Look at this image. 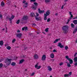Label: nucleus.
Instances as JSON below:
<instances>
[{"mask_svg": "<svg viewBox=\"0 0 77 77\" xmlns=\"http://www.w3.org/2000/svg\"><path fill=\"white\" fill-rule=\"evenodd\" d=\"M32 26H36V24L35 23H34L32 24Z\"/></svg>", "mask_w": 77, "mask_h": 77, "instance_id": "de8ad7c7", "label": "nucleus"}, {"mask_svg": "<svg viewBox=\"0 0 77 77\" xmlns=\"http://www.w3.org/2000/svg\"><path fill=\"white\" fill-rule=\"evenodd\" d=\"M64 5H63L61 7V9H63V7H64Z\"/></svg>", "mask_w": 77, "mask_h": 77, "instance_id": "680f3d73", "label": "nucleus"}, {"mask_svg": "<svg viewBox=\"0 0 77 77\" xmlns=\"http://www.w3.org/2000/svg\"><path fill=\"white\" fill-rule=\"evenodd\" d=\"M70 20L71 19H70L68 20L67 22V24H68V23H69V21H70Z\"/></svg>", "mask_w": 77, "mask_h": 77, "instance_id": "a18cd8bd", "label": "nucleus"}, {"mask_svg": "<svg viewBox=\"0 0 77 77\" xmlns=\"http://www.w3.org/2000/svg\"><path fill=\"white\" fill-rule=\"evenodd\" d=\"M55 15L56 16H57V15H58V13H56Z\"/></svg>", "mask_w": 77, "mask_h": 77, "instance_id": "774afa93", "label": "nucleus"}, {"mask_svg": "<svg viewBox=\"0 0 77 77\" xmlns=\"http://www.w3.org/2000/svg\"><path fill=\"white\" fill-rule=\"evenodd\" d=\"M71 26L72 28H74V25L73 23L71 24Z\"/></svg>", "mask_w": 77, "mask_h": 77, "instance_id": "bb28decb", "label": "nucleus"}, {"mask_svg": "<svg viewBox=\"0 0 77 77\" xmlns=\"http://www.w3.org/2000/svg\"><path fill=\"white\" fill-rule=\"evenodd\" d=\"M74 62H77V57H74Z\"/></svg>", "mask_w": 77, "mask_h": 77, "instance_id": "dca6fc26", "label": "nucleus"}, {"mask_svg": "<svg viewBox=\"0 0 77 77\" xmlns=\"http://www.w3.org/2000/svg\"><path fill=\"white\" fill-rule=\"evenodd\" d=\"M58 41H59V40H58V39H56L55 41L54 42V43H56V42H57Z\"/></svg>", "mask_w": 77, "mask_h": 77, "instance_id": "c85d7f7f", "label": "nucleus"}, {"mask_svg": "<svg viewBox=\"0 0 77 77\" xmlns=\"http://www.w3.org/2000/svg\"><path fill=\"white\" fill-rule=\"evenodd\" d=\"M21 36H22V34L21 33H19L17 35V36L19 38H21Z\"/></svg>", "mask_w": 77, "mask_h": 77, "instance_id": "6e6552de", "label": "nucleus"}, {"mask_svg": "<svg viewBox=\"0 0 77 77\" xmlns=\"http://www.w3.org/2000/svg\"><path fill=\"white\" fill-rule=\"evenodd\" d=\"M54 57V54H51L50 55V57L51 58H53Z\"/></svg>", "mask_w": 77, "mask_h": 77, "instance_id": "ddd939ff", "label": "nucleus"}, {"mask_svg": "<svg viewBox=\"0 0 77 77\" xmlns=\"http://www.w3.org/2000/svg\"><path fill=\"white\" fill-rule=\"evenodd\" d=\"M5 5V2L3 1H2L1 3V6H3Z\"/></svg>", "mask_w": 77, "mask_h": 77, "instance_id": "aec40b11", "label": "nucleus"}, {"mask_svg": "<svg viewBox=\"0 0 77 77\" xmlns=\"http://www.w3.org/2000/svg\"><path fill=\"white\" fill-rule=\"evenodd\" d=\"M14 17H15L14 16L12 15L11 16V19H12L13 20V19H14Z\"/></svg>", "mask_w": 77, "mask_h": 77, "instance_id": "e433bc0d", "label": "nucleus"}, {"mask_svg": "<svg viewBox=\"0 0 77 77\" xmlns=\"http://www.w3.org/2000/svg\"><path fill=\"white\" fill-rule=\"evenodd\" d=\"M68 47L67 46H66L65 47V49L66 50H68Z\"/></svg>", "mask_w": 77, "mask_h": 77, "instance_id": "4c0bfd02", "label": "nucleus"}, {"mask_svg": "<svg viewBox=\"0 0 77 77\" xmlns=\"http://www.w3.org/2000/svg\"><path fill=\"white\" fill-rule=\"evenodd\" d=\"M48 28H47L45 29V31L46 32H48Z\"/></svg>", "mask_w": 77, "mask_h": 77, "instance_id": "7c9ffc66", "label": "nucleus"}, {"mask_svg": "<svg viewBox=\"0 0 77 77\" xmlns=\"http://www.w3.org/2000/svg\"><path fill=\"white\" fill-rule=\"evenodd\" d=\"M34 57L35 59H37L38 58V56L37 54H35L34 56Z\"/></svg>", "mask_w": 77, "mask_h": 77, "instance_id": "1a4fd4ad", "label": "nucleus"}, {"mask_svg": "<svg viewBox=\"0 0 77 77\" xmlns=\"http://www.w3.org/2000/svg\"><path fill=\"white\" fill-rule=\"evenodd\" d=\"M74 65L75 66H77V62L75 63L74 64Z\"/></svg>", "mask_w": 77, "mask_h": 77, "instance_id": "603ef678", "label": "nucleus"}, {"mask_svg": "<svg viewBox=\"0 0 77 77\" xmlns=\"http://www.w3.org/2000/svg\"><path fill=\"white\" fill-rule=\"evenodd\" d=\"M11 47L9 46H8L7 47V49L8 50H11Z\"/></svg>", "mask_w": 77, "mask_h": 77, "instance_id": "393cba45", "label": "nucleus"}, {"mask_svg": "<svg viewBox=\"0 0 77 77\" xmlns=\"http://www.w3.org/2000/svg\"><path fill=\"white\" fill-rule=\"evenodd\" d=\"M69 74H65L64 75V77H69Z\"/></svg>", "mask_w": 77, "mask_h": 77, "instance_id": "5701e85b", "label": "nucleus"}, {"mask_svg": "<svg viewBox=\"0 0 77 77\" xmlns=\"http://www.w3.org/2000/svg\"><path fill=\"white\" fill-rule=\"evenodd\" d=\"M53 52H57V51H56V50L54 49L53 51Z\"/></svg>", "mask_w": 77, "mask_h": 77, "instance_id": "864d4df0", "label": "nucleus"}, {"mask_svg": "<svg viewBox=\"0 0 77 77\" xmlns=\"http://www.w3.org/2000/svg\"><path fill=\"white\" fill-rule=\"evenodd\" d=\"M65 58V59H67V60H69L70 59L69 58V57L68 56H66Z\"/></svg>", "mask_w": 77, "mask_h": 77, "instance_id": "6ab92c4d", "label": "nucleus"}, {"mask_svg": "<svg viewBox=\"0 0 77 77\" xmlns=\"http://www.w3.org/2000/svg\"><path fill=\"white\" fill-rule=\"evenodd\" d=\"M24 29H25V30H27V27H24Z\"/></svg>", "mask_w": 77, "mask_h": 77, "instance_id": "a19ab883", "label": "nucleus"}, {"mask_svg": "<svg viewBox=\"0 0 77 77\" xmlns=\"http://www.w3.org/2000/svg\"><path fill=\"white\" fill-rule=\"evenodd\" d=\"M27 57V56H26V55H23V57Z\"/></svg>", "mask_w": 77, "mask_h": 77, "instance_id": "e2e57ef3", "label": "nucleus"}, {"mask_svg": "<svg viewBox=\"0 0 77 77\" xmlns=\"http://www.w3.org/2000/svg\"><path fill=\"white\" fill-rule=\"evenodd\" d=\"M41 68V66H37V69H40Z\"/></svg>", "mask_w": 77, "mask_h": 77, "instance_id": "c756f323", "label": "nucleus"}, {"mask_svg": "<svg viewBox=\"0 0 77 77\" xmlns=\"http://www.w3.org/2000/svg\"><path fill=\"white\" fill-rule=\"evenodd\" d=\"M11 65H12V66H15V63L13 62L11 63Z\"/></svg>", "mask_w": 77, "mask_h": 77, "instance_id": "a878e982", "label": "nucleus"}, {"mask_svg": "<svg viewBox=\"0 0 77 77\" xmlns=\"http://www.w3.org/2000/svg\"><path fill=\"white\" fill-rule=\"evenodd\" d=\"M35 20L37 21H38L39 20V18L38 17H36Z\"/></svg>", "mask_w": 77, "mask_h": 77, "instance_id": "c03bdc74", "label": "nucleus"}, {"mask_svg": "<svg viewBox=\"0 0 77 77\" xmlns=\"http://www.w3.org/2000/svg\"><path fill=\"white\" fill-rule=\"evenodd\" d=\"M24 29H24V27L22 29V30H24Z\"/></svg>", "mask_w": 77, "mask_h": 77, "instance_id": "338daca9", "label": "nucleus"}, {"mask_svg": "<svg viewBox=\"0 0 77 77\" xmlns=\"http://www.w3.org/2000/svg\"><path fill=\"white\" fill-rule=\"evenodd\" d=\"M45 59H46V56L45 55H43L42 58V60H45Z\"/></svg>", "mask_w": 77, "mask_h": 77, "instance_id": "20e7f679", "label": "nucleus"}, {"mask_svg": "<svg viewBox=\"0 0 77 77\" xmlns=\"http://www.w3.org/2000/svg\"><path fill=\"white\" fill-rule=\"evenodd\" d=\"M73 23L74 24H77V20H74L73 21Z\"/></svg>", "mask_w": 77, "mask_h": 77, "instance_id": "f3484780", "label": "nucleus"}, {"mask_svg": "<svg viewBox=\"0 0 77 77\" xmlns=\"http://www.w3.org/2000/svg\"><path fill=\"white\" fill-rule=\"evenodd\" d=\"M6 61L8 63L7 65H9L10 63H11V59H10L7 58L6 60Z\"/></svg>", "mask_w": 77, "mask_h": 77, "instance_id": "f03ea898", "label": "nucleus"}, {"mask_svg": "<svg viewBox=\"0 0 77 77\" xmlns=\"http://www.w3.org/2000/svg\"><path fill=\"white\" fill-rule=\"evenodd\" d=\"M20 20H18L17 22H16V24H19L20 23Z\"/></svg>", "mask_w": 77, "mask_h": 77, "instance_id": "4be33fe9", "label": "nucleus"}, {"mask_svg": "<svg viewBox=\"0 0 77 77\" xmlns=\"http://www.w3.org/2000/svg\"><path fill=\"white\" fill-rule=\"evenodd\" d=\"M68 0H64L65 2H68Z\"/></svg>", "mask_w": 77, "mask_h": 77, "instance_id": "69168bd1", "label": "nucleus"}, {"mask_svg": "<svg viewBox=\"0 0 77 77\" xmlns=\"http://www.w3.org/2000/svg\"><path fill=\"white\" fill-rule=\"evenodd\" d=\"M35 0H30L31 2H35Z\"/></svg>", "mask_w": 77, "mask_h": 77, "instance_id": "13d9d810", "label": "nucleus"}, {"mask_svg": "<svg viewBox=\"0 0 77 77\" xmlns=\"http://www.w3.org/2000/svg\"><path fill=\"white\" fill-rule=\"evenodd\" d=\"M36 8V6H35V5L33 6L32 7V9H34V10H35Z\"/></svg>", "mask_w": 77, "mask_h": 77, "instance_id": "b1692460", "label": "nucleus"}, {"mask_svg": "<svg viewBox=\"0 0 77 77\" xmlns=\"http://www.w3.org/2000/svg\"><path fill=\"white\" fill-rule=\"evenodd\" d=\"M38 13L40 14H43L45 12L44 10H41L40 8H38Z\"/></svg>", "mask_w": 77, "mask_h": 77, "instance_id": "7ed1b4c3", "label": "nucleus"}, {"mask_svg": "<svg viewBox=\"0 0 77 77\" xmlns=\"http://www.w3.org/2000/svg\"><path fill=\"white\" fill-rule=\"evenodd\" d=\"M69 15H70L71 16H72V15H73L72 14V12H69Z\"/></svg>", "mask_w": 77, "mask_h": 77, "instance_id": "79ce46f5", "label": "nucleus"}, {"mask_svg": "<svg viewBox=\"0 0 77 77\" xmlns=\"http://www.w3.org/2000/svg\"><path fill=\"white\" fill-rule=\"evenodd\" d=\"M44 20L45 21L47 20V15H44Z\"/></svg>", "mask_w": 77, "mask_h": 77, "instance_id": "2eb2a0df", "label": "nucleus"}, {"mask_svg": "<svg viewBox=\"0 0 77 77\" xmlns=\"http://www.w3.org/2000/svg\"><path fill=\"white\" fill-rule=\"evenodd\" d=\"M77 32V27L75 28V29H74L73 31V33H76Z\"/></svg>", "mask_w": 77, "mask_h": 77, "instance_id": "4468645a", "label": "nucleus"}, {"mask_svg": "<svg viewBox=\"0 0 77 77\" xmlns=\"http://www.w3.org/2000/svg\"><path fill=\"white\" fill-rule=\"evenodd\" d=\"M50 21V18H48L47 20V22H49Z\"/></svg>", "mask_w": 77, "mask_h": 77, "instance_id": "473e14b6", "label": "nucleus"}, {"mask_svg": "<svg viewBox=\"0 0 77 77\" xmlns=\"http://www.w3.org/2000/svg\"><path fill=\"white\" fill-rule=\"evenodd\" d=\"M36 17H38V16H39V14L37 13H36Z\"/></svg>", "mask_w": 77, "mask_h": 77, "instance_id": "6e6d98bb", "label": "nucleus"}, {"mask_svg": "<svg viewBox=\"0 0 77 77\" xmlns=\"http://www.w3.org/2000/svg\"><path fill=\"white\" fill-rule=\"evenodd\" d=\"M17 32L18 33H20V30H18L17 31Z\"/></svg>", "mask_w": 77, "mask_h": 77, "instance_id": "0e129e2a", "label": "nucleus"}, {"mask_svg": "<svg viewBox=\"0 0 77 77\" xmlns=\"http://www.w3.org/2000/svg\"><path fill=\"white\" fill-rule=\"evenodd\" d=\"M48 70H49V71H51L52 70V68L51 67H50V66H48Z\"/></svg>", "mask_w": 77, "mask_h": 77, "instance_id": "f8f14e48", "label": "nucleus"}, {"mask_svg": "<svg viewBox=\"0 0 77 77\" xmlns=\"http://www.w3.org/2000/svg\"><path fill=\"white\" fill-rule=\"evenodd\" d=\"M25 2H26V1L25 0H23V3H25Z\"/></svg>", "mask_w": 77, "mask_h": 77, "instance_id": "bf43d9fd", "label": "nucleus"}, {"mask_svg": "<svg viewBox=\"0 0 77 77\" xmlns=\"http://www.w3.org/2000/svg\"><path fill=\"white\" fill-rule=\"evenodd\" d=\"M28 6L27 5H24V8H27Z\"/></svg>", "mask_w": 77, "mask_h": 77, "instance_id": "09e8293b", "label": "nucleus"}, {"mask_svg": "<svg viewBox=\"0 0 77 77\" xmlns=\"http://www.w3.org/2000/svg\"><path fill=\"white\" fill-rule=\"evenodd\" d=\"M67 66H68V67H69L71 66V65H70V64L69 63H67Z\"/></svg>", "mask_w": 77, "mask_h": 77, "instance_id": "cd10ccee", "label": "nucleus"}, {"mask_svg": "<svg viewBox=\"0 0 77 77\" xmlns=\"http://www.w3.org/2000/svg\"><path fill=\"white\" fill-rule=\"evenodd\" d=\"M57 46H58V47H60V48H63V45H62V44H61L60 43H58V44Z\"/></svg>", "mask_w": 77, "mask_h": 77, "instance_id": "39448f33", "label": "nucleus"}, {"mask_svg": "<svg viewBox=\"0 0 77 77\" xmlns=\"http://www.w3.org/2000/svg\"><path fill=\"white\" fill-rule=\"evenodd\" d=\"M31 17H33V16H35V14L34 13H32L31 14Z\"/></svg>", "mask_w": 77, "mask_h": 77, "instance_id": "412c9836", "label": "nucleus"}, {"mask_svg": "<svg viewBox=\"0 0 77 77\" xmlns=\"http://www.w3.org/2000/svg\"><path fill=\"white\" fill-rule=\"evenodd\" d=\"M69 61V62L70 64H72L73 63V61L71 59V58L69 59V60H68Z\"/></svg>", "mask_w": 77, "mask_h": 77, "instance_id": "9d476101", "label": "nucleus"}, {"mask_svg": "<svg viewBox=\"0 0 77 77\" xmlns=\"http://www.w3.org/2000/svg\"><path fill=\"white\" fill-rule=\"evenodd\" d=\"M15 41H16V39H13L12 41V42H13V43H14V42H15Z\"/></svg>", "mask_w": 77, "mask_h": 77, "instance_id": "f704fd0d", "label": "nucleus"}, {"mask_svg": "<svg viewBox=\"0 0 77 77\" xmlns=\"http://www.w3.org/2000/svg\"><path fill=\"white\" fill-rule=\"evenodd\" d=\"M63 64V62H61V63H60L59 65L60 66H61Z\"/></svg>", "mask_w": 77, "mask_h": 77, "instance_id": "58836bf2", "label": "nucleus"}, {"mask_svg": "<svg viewBox=\"0 0 77 77\" xmlns=\"http://www.w3.org/2000/svg\"><path fill=\"white\" fill-rule=\"evenodd\" d=\"M24 61V59L21 60L20 62L19 63H23Z\"/></svg>", "mask_w": 77, "mask_h": 77, "instance_id": "a211bd4d", "label": "nucleus"}, {"mask_svg": "<svg viewBox=\"0 0 77 77\" xmlns=\"http://www.w3.org/2000/svg\"><path fill=\"white\" fill-rule=\"evenodd\" d=\"M62 29L63 30V32L64 33H66V31L68 29V26L67 25H66L63 26L62 27Z\"/></svg>", "mask_w": 77, "mask_h": 77, "instance_id": "f257e3e1", "label": "nucleus"}, {"mask_svg": "<svg viewBox=\"0 0 77 77\" xmlns=\"http://www.w3.org/2000/svg\"><path fill=\"white\" fill-rule=\"evenodd\" d=\"M28 19V17L27 16H25L23 17V20H26Z\"/></svg>", "mask_w": 77, "mask_h": 77, "instance_id": "0eeeda50", "label": "nucleus"}, {"mask_svg": "<svg viewBox=\"0 0 77 77\" xmlns=\"http://www.w3.org/2000/svg\"><path fill=\"white\" fill-rule=\"evenodd\" d=\"M63 6H65V5H66V3H63Z\"/></svg>", "mask_w": 77, "mask_h": 77, "instance_id": "37998d69", "label": "nucleus"}, {"mask_svg": "<svg viewBox=\"0 0 77 77\" xmlns=\"http://www.w3.org/2000/svg\"><path fill=\"white\" fill-rule=\"evenodd\" d=\"M34 4L35 6H37V5H38V3L36 2H34Z\"/></svg>", "mask_w": 77, "mask_h": 77, "instance_id": "c9c22d12", "label": "nucleus"}, {"mask_svg": "<svg viewBox=\"0 0 77 77\" xmlns=\"http://www.w3.org/2000/svg\"><path fill=\"white\" fill-rule=\"evenodd\" d=\"M2 17H3V15L2 14L0 15V18H2Z\"/></svg>", "mask_w": 77, "mask_h": 77, "instance_id": "8fccbe9b", "label": "nucleus"}, {"mask_svg": "<svg viewBox=\"0 0 77 77\" xmlns=\"http://www.w3.org/2000/svg\"><path fill=\"white\" fill-rule=\"evenodd\" d=\"M34 74H35V73L34 72H33L32 74L31 75L32 76H33V75H34Z\"/></svg>", "mask_w": 77, "mask_h": 77, "instance_id": "3c124183", "label": "nucleus"}, {"mask_svg": "<svg viewBox=\"0 0 77 77\" xmlns=\"http://www.w3.org/2000/svg\"><path fill=\"white\" fill-rule=\"evenodd\" d=\"M75 19H77V16L73 18V20H74Z\"/></svg>", "mask_w": 77, "mask_h": 77, "instance_id": "052dcab7", "label": "nucleus"}, {"mask_svg": "<svg viewBox=\"0 0 77 77\" xmlns=\"http://www.w3.org/2000/svg\"><path fill=\"white\" fill-rule=\"evenodd\" d=\"M4 43V42H3V41H0V45H1V46H3V45Z\"/></svg>", "mask_w": 77, "mask_h": 77, "instance_id": "9b49d317", "label": "nucleus"}, {"mask_svg": "<svg viewBox=\"0 0 77 77\" xmlns=\"http://www.w3.org/2000/svg\"><path fill=\"white\" fill-rule=\"evenodd\" d=\"M50 11H47L46 12V13L45 14H44V15H47V16H48V15H50Z\"/></svg>", "mask_w": 77, "mask_h": 77, "instance_id": "423d86ee", "label": "nucleus"}, {"mask_svg": "<svg viewBox=\"0 0 77 77\" xmlns=\"http://www.w3.org/2000/svg\"><path fill=\"white\" fill-rule=\"evenodd\" d=\"M3 67V64L2 63H0V68H2Z\"/></svg>", "mask_w": 77, "mask_h": 77, "instance_id": "72a5a7b5", "label": "nucleus"}, {"mask_svg": "<svg viewBox=\"0 0 77 77\" xmlns=\"http://www.w3.org/2000/svg\"><path fill=\"white\" fill-rule=\"evenodd\" d=\"M69 76L70 75H71V74H72V72H69Z\"/></svg>", "mask_w": 77, "mask_h": 77, "instance_id": "49530a36", "label": "nucleus"}, {"mask_svg": "<svg viewBox=\"0 0 77 77\" xmlns=\"http://www.w3.org/2000/svg\"><path fill=\"white\" fill-rule=\"evenodd\" d=\"M38 67V64H36L35 65V68H37Z\"/></svg>", "mask_w": 77, "mask_h": 77, "instance_id": "5fc2aeb1", "label": "nucleus"}, {"mask_svg": "<svg viewBox=\"0 0 77 77\" xmlns=\"http://www.w3.org/2000/svg\"><path fill=\"white\" fill-rule=\"evenodd\" d=\"M9 21H11V20H12L13 19H12V18H9Z\"/></svg>", "mask_w": 77, "mask_h": 77, "instance_id": "4d7b16f0", "label": "nucleus"}, {"mask_svg": "<svg viewBox=\"0 0 77 77\" xmlns=\"http://www.w3.org/2000/svg\"><path fill=\"white\" fill-rule=\"evenodd\" d=\"M73 17V15H72L70 16L69 19L70 20H71V19H72V18Z\"/></svg>", "mask_w": 77, "mask_h": 77, "instance_id": "ea45409f", "label": "nucleus"}, {"mask_svg": "<svg viewBox=\"0 0 77 77\" xmlns=\"http://www.w3.org/2000/svg\"><path fill=\"white\" fill-rule=\"evenodd\" d=\"M45 1L46 2H50V0H45Z\"/></svg>", "mask_w": 77, "mask_h": 77, "instance_id": "2f4dec72", "label": "nucleus"}]
</instances>
